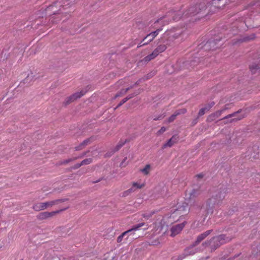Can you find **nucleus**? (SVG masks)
<instances>
[{"label":"nucleus","mask_w":260,"mask_h":260,"mask_svg":"<svg viewBox=\"0 0 260 260\" xmlns=\"http://www.w3.org/2000/svg\"><path fill=\"white\" fill-rule=\"evenodd\" d=\"M226 193V188L222 185L217 191L206 202L205 204L199 206L200 210L198 212L199 216L203 217L204 221L207 216L212 214L215 206L221 204Z\"/></svg>","instance_id":"1"},{"label":"nucleus","mask_w":260,"mask_h":260,"mask_svg":"<svg viewBox=\"0 0 260 260\" xmlns=\"http://www.w3.org/2000/svg\"><path fill=\"white\" fill-rule=\"evenodd\" d=\"M232 238L226 236L225 235L221 234L218 236L214 237L209 241L203 243L202 245L204 247L210 246L211 251H214L216 249L227 242H230Z\"/></svg>","instance_id":"2"},{"label":"nucleus","mask_w":260,"mask_h":260,"mask_svg":"<svg viewBox=\"0 0 260 260\" xmlns=\"http://www.w3.org/2000/svg\"><path fill=\"white\" fill-rule=\"evenodd\" d=\"M206 8L207 6L205 2H202L198 4L192 5L183 13V17H186L187 18L200 14H203L201 16L202 17L205 13Z\"/></svg>","instance_id":"3"},{"label":"nucleus","mask_w":260,"mask_h":260,"mask_svg":"<svg viewBox=\"0 0 260 260\" xmlns=\"http://www.w3.org/2000/svg\"><path fill=\"white\" fill-rule=\"evenodd\" d=\"M67 199H57L53 201L44 203H38L33 206V209L37 211L45 210L49 207H52L55 205H57L67 201Z\"/></svg>","instance_id":"4"},{"label":"nucleus","mask_w":260,"mask_h":260,"mask_svg":"<svg viewBox=\"0 0 260 260\" xmlns=\"http://www.w3.org/2000/svg\"><path fill=\"white\" fill-rule=\"evenodd\" d=\"M242 110H239L237 112L229 114L228 115L224 117L220 120H228L226 121H224V123H227L228 122L232 123L238 121L245 117V113H242Z\"/></svg>","instance_id":"5"},{"label":"nucleus","mask_w":260,"mask_h":260,"mask_svg":"<svg viewBox=\"0 0 260 260\" xmlns=\"http://www.w3.org/2000/svg\"><path fill=\"white\" fill-rule=\"evenodd\" d=\"M222 38L217 37L216 39L209 40L204 46V49L205 50H214L218 48L221 46V44H219Z\"/></svg>","instance_id":"6"},{"label":"nucleus","mask_w":260,"mask_h":260,"mask_svg":"<svg viewBox=\"0 0 260 260\" xmlns=\"http://www.w3.org/2000/svg\"><path fill=\"white\" fill-rule=\"evenodd\" d=\"M145 225H146V223L145 222H141L136 225H133L131 229H129L126 231L124 232L120 235H119L117 239V242L118 243L121 242L123 238L125 236H126V237L125 238V239L126 240L128 237L130 235H131L134 231H136L137 230H139L140 228Z\"/></svg>","instance_id":"7"},{"label":"nucleus","mask_w":260,"mask_h":260,"mask_svg":"<svg viewBox=\"0 0 260 260\" xmlns=\"http://www.w3.org/2000/svg\"><path fill=\"white\" fill-rule=\"evenodd\" d=\"M87 92V90H82L80 92H76L66 98L63 102V105L67 106L76 100L83 96Z\"/></svg>","instance_id":"8"},{"label":"nucleus","mask_w":260,"mask_h":260,"mask_svg":"<svg viewBox=\"0 0 260 260\" xmlns=\"http://www.w3.org/2000/svg\"><path fill=\"white\" fill-rule=\"evenodd\" d=\"M186 223L187 222L184 221L181 223L173 225L170 229V231L171 232L170 236L173 237L177 234H179L180 232L183 230Z\"/></svg>","instance_id":"9"},{"label":"nucleus","mask_w":260,"mask_h":260,"mask_svg":"<svg viewBox=\"0 0 260 260\" xmlns=\"http://www.w3.org/2000/svg\"><path fill=\"white\" fill-rule=\"evenodd\" d=\"M183 13L180 11H171L167 13L166 16L167 17H172V20L174 21H178L181 18L185 19L186 18V17H183Z\"/></svg>","instance_id":"10"},{"label":"nucleus","mask_w":260,"mask_h":260,"mask_svg":"<svg viewBox=\"0 0 260 260\" xmlns=\"http://www.w3.org/2000/svg\"><path fill=\"white\" fill-rule=\"evenodd\" d=\"M64 209H61L60 210H57L55 211H52V212H43L40 213L37 216V217L39 220H44L48 219L55 215H56L57 213H59L60 211H62L64 210Z\"/></svg>","instance_id":"11"},{"label":"nucleus","mask_w":260,"mask_h":260,"mask_svg":"<svg viewBox=\"0 0 260 260\" xmlns=\"http://www.w3.org/2000/svg\"><path fill=\"white\" fill-rule=\"evenodd\" d=\"M212 231V230H208L198 235L196 240L191 245V247H194L198 245L203 240L208 236Z\"/></svg>","instance_id":"12"},{"label":"nucleus","mask_w":260,"mask_h":260,"mask_svg":"<svg viewBox=\"0 0 260 260\" xmlns=\"http://www.w3.org/2000/svg\"><path fill=\"white\" fill-rule=\"evenodd\" d=\"M189 211L188 205V204L185 202L182 203L181 204H179L178 205L177 208L175 209H174L173 213H175L176 212H179V214H186Z\"/></svg>","instance_id":"13"},{"label":"nucleus","mask_w":260,"mask_h":260,"mask_svg":"<svg viewBox=\"0 0 260 260\" xmlns=\"http://www.w3.org/2000/svg\"><path fill=\"white\" fill-rule=\"evenodd\" d=\"M222 0H212V1L209 3V5L211 6L210 9L212 10V8L214 7L215 9H221L222 8L225 3H221Z\"/></svg>","instance_id":"14"},{"label":"nucleus","mask_w":260,"mask_h":260,"mask_svg":"<svg viewBox=\"0 0 260 260\" xmlns=\"http://www.w3.org/2000/svg\"><path fill=\"white\" fill-rule=\"evenodd\" d=\"M37 78H35V76L33 75V73H31L30 74H28L27 76L23 80V82L20 83L21 84H26L27 86L29 85L31 82L36 79Z\"/></svg>","instance_id":"15"},{"label":"nucleus","mask_w":260,"mask_h":260,"mask_svg":"<svg viewBox=\"0 0 260 260\" xmlns=\"http://www.w3.org/2000/svg\"><path fill=\"white\" fill-rule=\"evenodd\" d=\"M127 142V140L126 139L124 141H120L118 144L111 150V152H109V155H111L116 151H118Z\"/></svg>","instance_id":"16"},{"label":"nucleus","mask_w":260,"mask_h":260,"mask_svg":"<svg viewBox=\"0 0 260 260\" xmlns=\"http://www.w3.org/2000/svg\"><path fill=\"white\" fill-rule=\"evenodd\" d=\"M177 141V138L173 136L170 139L167 143L164 144L163 148L171 147Z\"/></svg>","instance_id":"17"},{"label":"nucleus","mask_w":260,"mask_h":260,"mask_svg":"<svg viewBox=\"0 0 260 260\" xmlns=\"http://www.w3.org/2000/svg\"><path fill=\"white\" fill-rule=\"evenodd\" d=\"M201 193V191L198 188H193L189 192V199H193Z\"/></svg>","instance_id":"18"},{"label":"nucleus","mask_w":260,"mask_h":260,"mask_svg":"<svg viewBox=\"0 0 260 260\" xmlns=\"http://www.w3.org/2000/svg\"><path fill=\"white\" fill-rule=\"evenodd\" d=\"M168 44V43L166 44H161L157 46L156 48L154 49V51L159 54L160 53H161L166 50L167 49L166 45Z\"/></svg>","instance_id":"19"},{"label":"nucleus","mask_w":260,"mask_h":260,"mask_svg":"<svg viewBox=\"0 0 260 260\" xmlns=\"http://www.w3.org/2000/svg\"><path fill=\"white\" fill-rule=\"evenodd\" d=\"M94 137L92 136L90 137L89 138H87L84 140L81 144V146H83L84 148L88 145V144H90L92 142H93L94 140Z\"/></svg>","instance_id":"20"},{"label":"nucleus","mask_w":260,"mask_h":260,"mask_svg":"<svg viewBox=\"0 0 260 260\" xmlns=\"http://www.w3.org/2000/svg\"><path fill=\"white\" fill-rule=\"evenodd\" d=\"M155 75V71H151V72L149 73L147 75H145L142 78H140V79L141 80L142 82H144V81H146V80L151 78Z\"/></svg>","instance_id":"21"},{"label":"nucleus","mask_w":260,"mask_h":260,"mask_svg":"<svg viewBox=\"0 0 260 260\" xmlns=\"http://www.w3.org/2000/svg\"><path fill=\"white\" fill-rule=\"evenodd\" d=\"M158 54L154 50L152 53L144 58L146 61H149L155 58Z\"/></svg>","instance_id":"22"},{"label":"nucleus","mask_w":260,"mask_h":260,"mask_svg":"<svg viewBox=\"0 0 260 260\" xmlns=\"http://www.w3.org/2000/svg\"><path fill=\"white\" fill-rule=\"evenodd\" d=\"M249 69L252 74H254L256 70H260V65L256 63H253L249 66Z\"/></svg>","instance_id":"23"},{"label":"nucleus","mask_w":260,"mask_h":260,"mask_svg":"<svg viewBox=\"0 0 260 260\" xmlns=\"http://www.w3.org/2000/svg\"><path fill=\"white\" fill-rule=\"evenodd\" d=\"M194 254V252H189V253H185V252H184L183 253H182L181 254L178 256V257L177 258V260H182L185 257H186V256H187V255H193Z\"/></svg>","instance_id":"24"},{"label":"nucleus","mask_w":260,"mask_h":260,"mask_svg":"<svg viewBox=\"0 0 260 260\" xmlns=\"http://www.w3.org/2000/svg\"><path fill=\"white\" fill-rule=\"evenodd\" d=\"M162 28L161 27H160L158 29H157L156 30L153 31L150 33L149 34V37H153V39H154L159 34V32L162 30Z\"/></svg>","instance_id":"25"},{"label":"nucleus","mask_w":260,"mask_h":260,"mask_svg":"<svg viewBox=\"0 0 260 260\" xmlns=\"http://www.w3.org/2000/svg\"><path fill=\"white\" fill-rule=\"evenodd\" d=\"M149 37V34H148L142 40V42H145L143 43V45H147L149 42H151L154 39L153 37Z\"/></svg>","instance_id":"26"},{"label":"nucleus","mask_w":260,"mask_h":260,"mask_svg":"<svg viewBox=\"0 0 260 260\" xmlns=\"http://www.w3.org/2000/svg\"><path fill=\"white\" fill-rule=\"evenodd\" d=\"M151 166L149 164L146 165L144 168L141 170V172L145 175H148L149 173Z\"/></svg>","instance_id":"27"},{"label":"nucleus","mask_w":260,"mask_h":260,"mask_svg":"<svg viewBox=\"0 0 260 260\" xmlns=\"http://www.w3.org/2000/svg\"><path fill=\"white\" fill-rule=\"evenodd\" d=\"M208 111H209V110H208V108H207L206 106H205L204 108H201L198 114V117L202 116Z\"/></svg>","instance_id":"28"},{"label":"nucleus","mask_w":260,"mask_h":260,"mask_svg":"<svg viewBox=\"0 0 260 260\" xmlns=\"http://www.w3.org/2000/svg\"><path fill=\"white\" fill-rule=\"evenodd\" d=\"M92 159L91 158H88L83 160L80 163L81 166L86 165L91 163Z\"/></svg>","instance_id":"29"},{"label":"nucleus","mask_w":260,"mask_h":260,"mask_svg":"<svg viewBox=\"0 0 260 260\" xmlns=\"http://www.w3.org/2000/svg\"><path fill=\"white\" fill-rule=\"evenodd\" d=\"M254 36H255V35L254 34H253L252 35L251 37L250 38V37H245L243 39H239L237 40V42H243L247 41L250 40H252L254 38Z\"/></svg>","instance_id":"30"},{"label":"nucleus","mask_w":260,"mask_h":260,"mask_svg":"<svg viewBox=\"0 0 260 260\" xmlns=\"http://www.w3.org/2000/svg\"><path fill=\"white\" fill-rule=\"evenodd\" d=\"M140 93V92L139 91H136V92H135L134 93H132V94H129L128 96H127L126 98H124V99L126 101V102L129 100V99L133 98V97H134L135 96L138 95V94Z\"/></svg>","instance_id":"31"},{"label":"nucleus","mask_w":260,"mask_h":260,"mask_svg":"<svg viewBox=\"0 0 260 260\" xmlns=\"http://www.w3.org/2000/svg\"><path fill=\"white\" fill-rule=\"evenodd\" d=\"M217 117H215V114L213 113L210 114L207 119V122H211L216 119Z\"/></svg>","instance_id":"32"},{"label":"nucleus","mask_w":260,"mask_h":260,"mask_svg":"<svg viewBox=\"0 0 260 260\" xmlns=\"http://www.w3.org/2000/svg\"><path fill=\"white\" fill-rule=\"evenodd\" d=\"M179 35L177 34H174L173 35H170L168 37L169 41H173L174 40L178 38Z\"/></svg>","instance_id":"33"},{"label":"nucleus","mask_w":260,"mask_h":260,"mask_svg":"<svg viewBox=\"0 0 260 260\" xmlns=\"http://www.w3.org/2000/svg\"><path fill=\"white\" fill-rule=\"evenodd\" d=\"M226 109V108H224V109H222L221 110L217 111L216 112L214 113V114H215V117H216L217 118L218 117H219L221 115V113L223 111H224Z\"/></svg>","instance_id":"34"},{"label":"nucleus","mask_w":260,"mask_h":260,"mask_svg":"<svg viewBox=\"0 0 260 260\" xmlns=\"http://www.w3.org/2000/svg\"><path fill=\"white\" fill-rule=\"evenodd\" d=\"M165 116H166V115L164 113H163V114H160L158 116L154 117L153 118V120L155 121L160 120V119H163Z\"/></svg>","instance_id":"35"},{"label":"nucleus","mask_w":260,"mask_h":260,"mask_svg":"<svg viewBox=\"0 0 260 260\" xmlns=\"http://www.w3.org/2000/svg\"><path fill=\"white\" fill-rule=\"evenodd\" d=\"M133 186L136 189H140L142 188L144 186V184H139L137 182H134L133 183Z\"/></svg>","instance_id":"36"},{"label":"nucleus","mask_w":260,"mask_h":260,"mask_svg":"<svg viewBox=\"0 0 260 260\" xmlns=\"http://www.w3.org/2000/svg\"><path fill=\"white\" fill-rule=\"evenodd\" d=\"M77 159V157H74L73 158H69L68 159L63 160L62 162V164H67L69 163L70 162L75 160Z\"/></svg>","instance_id":"37"},{"label":"nucleus","mask_w":260,"mask_h":260,"mask_svg":"<svg viewBox=\"0 0 260 260\" xmlns=\"http://www.w3.org/2000/svg\"><path fill=\"white\" fill-rule=\"evenodd\" d=\"M199 117H198V115L195 118H194L192 121H191V126H194L199 121Z\"/></svg>","instance_id":"38"},{"label":"nucleus","mask_w":260,"mask_h":260,"mask_svg":"<svg viewBox=\"0 0 260 260\" xmlns=\"http://www.w3.org/2000/svg\"><path fill=\"white\" fill-rule=\"evenodd\" d=\"M176 117L173 114L170 117H169L168 119V122L169 123H171L173 122L175 119Z\"/></svg>","instance_id":"39"},{"label":"nucleus","mask_w":260,"mask_h":260,"mask_svg":"<svg viewBox=\"0 0 260 260\" xmlns=\"http://www.w3.org/2000/svg\"><path fill=\"white\" fill-rule=\"evenodd\" d=\"M215 103L214 102H210V103L208 104L205 106L207 108H208V110L209 111L210 109L214 105Z\"/></svg>","instance_id":"40"},{"label":"nucleus","mask_w":260,"mask_h":260,"mask_svg":"<svg viewBox=\"0 0 260 260\" xmlns=\"http://www.w3.org/2000/svg\"><path fill=\"white\" fill-rule=\"evenodd\" d=\"M166 131V128L165 127L162 126L161 127V128L157 132L158 135H160L164 133Z\"/></svg>","instance_id":"41"},{"label":"nucleus","mask_w":260,"mask_h":260,"mask_svg":"<svg viewBox=\"0 0 260 260\" xmlns=\"http://www.w3.org/2000/svg\"><path fill=\"white\" fill-rule=\"evenodd\" d=\"M122 92H122V89L120 91H119L118 92H117V93L115 94V98H118V97H119V96H121V95H123V94H125V93H122Z\"/></svg>","instance_id":"42"},{"label":"nucleus","mask_w":260,"mask_h":260,"mask_svg":"<svg viewBox=\"0 0 260 260\" xmlns=\"http://www.w3.org/2000/svg\"><path fill=\"white\" fill-rule=\"evenodd\" d=\"M134 88V86H130L129 87L125 88L122 89V93H126L129 90Z\"/></svg>","instance_id":"43"},{"label":"nucleus","mask_w":260,"mask_h":260,"mask_svg":"<svg viewBox=\"0 0 260 260\" xmlns=\"http://www.w3.org/2000/svg\"><path fill=\"white\" fill-rule=\"evenodd\" d=\"M81 166V163H78L72 167L73 169L76 170L79 168Z\"/></svg>","instance_id":"44"},{"label":"nucleus","mask_w":260,"mask_h":260,"mask_svg":"<svg viewBox=\"0 0 260 260\" xmlns=\"http://www.w3.org/2000/svg\"><path fill=\"white\" fill-rule=\"evenodd\" d=\"M193 247H191V245L188 247L187 249H185V253H189V252H194V253H196V252L193 250H190L189 251V250L190 249H192Z\"/></svg>","instance_id":"45"},{"label":"nucleus","mask_w":260,"mask_h":260,"mask_svg":"<svg viewBox=\"0 0 260 260\" xmlns=\"http://www.w3.org/2000/svg\"><path fill=\"white\" fill-rule=\"evenodd\" d=\"M126 102V101L124 99V98L118 104V105L116 107V108L120 107L122 106L124 103H125Z\"/></svg>","instance_id":"46"},{"label":"nucleus","mask_w":260,"mask_h":260,"mask_svg":"<svg viewBox=\"0 0 260 260\" xmlns=\"http://www.w3.org/2000/svg\"><path fill=\"white\" fill-rule=\"evenodd\" d=\"M142 82L141 80L139 79L137 82H135V83L132 86H134V87H136V86H138L140 84V83Z\"/></svg>","instance_id":"47"},{"label":"nucleus","mask_w":260,"mask_h":260,"mask_svg":"<svg viewBox=\"0 0 260 260\" xmlns=\"http://www.w3.org/2000/svg\"><path fill=\"white\" fill-rule=\"evenodd\" d=\"M84 147L83 146H81V144H79L78 146H76L75 147V150L76 151H79L82 150Z\"/></svg>","instance_id":"48"},{"label":"nucleus","mask_w":260,"mask_h":260,"mask_svg":"<svg viewBox=\"0 0 260 260\" xmlns=\"http://www.w3.org/2000/svg\"><path fill=\"white\" fill-rule=\"evenodd\" d=\"M84 147L83 146H81V144H79L78 146H76L75 147V150L76 151H79L82 150Z\"/></svg>","instance_id":"49"},{"label":"nucleus","mask_w":260,"mask_h":260,"mask_svg":"<svg viewBox=\"0 0 260 260\" xmlns=\"http://www.w3.org/2000/svg\"><path fill=\"white\" fill-rule=\"evenodd\" d=\"M179 111L180 114H185L187 112V110L185 109H179Z\"/></svg>","instance_id":"50"},{"label":"nucleus","mask_w":260,"mask_h":260,"mask_svg":"<svg viewBox=\"0 0 260 260\" xmlns=\"http://www.w3.org/2000/svg\"><path fill=\"white\" fill-rule=\"evenodd\" d=\"M130 193H131L128 191V190L127 189V190H125L123 192L122 197H126Z\"/></svg>","instance_id":"51"},{"label":"nucleus","mask_w":260,"mask_h":260,"mask_svg":"<svg viewBox=\"0 0 260 260\" xmlns=\"http://www.w3.org/2000/svg\"><path fill=\"white\" fill-rule=\"evenodd\" d=\"M128 191L130 193H132L133 192H134L136 189V188L132 185V187H131L129 189H128Z\"/></svg>","instance_id":"52"},{"label":"nucleus","mask_w":260,"mask_h":260,"mask_svg":"<svg viewBox=\"0 0 260 260\" xmlns=\"http://www.w3.org/2000/svg\"><path fill=\"white\" fill-rule=\"evenodd\" d=\"M204 175L202 173H201V174H199L198 175H196V177L198 178H202L203 177H204Z\"/></svg>","instance_id":"53"},{"label":"nucleus","mask_w":260,"mask_h":260,"mask_svg":"<svg viewBox=\"0 0 260 260\" xmlns=\"http://www.w3.org/2000/svg\"><path fill=\"white\" fill-rule=\"evenodd\" d=\"M143 216L144 218H146L147 219H148V218H149L151 216V215L150 214H144L143 215Z\"/></svg>","instance_id":"54"},{"label":"nucleus","mask_w":260,"mask_h":260,"mask_svg":"<svg viewBox=\"0 0 260 260\" xmlns=\"http://www.w3.org/2000/svg\"><path fill=\"white\" fill-rule=\"evenodd\" d=\"M104 179V178L103 177H101L98 180H94V181H92V183H98L99 182H100L101 180Z\"/></svg>","instance_id":"55"},{"label":"nucleus","mask_w":260,"mask_h":260,"mask_svg":"<svg viewBox=\"0 0 260 260\" xmlns=\"http://www.w3.org/2000/svg\"><path fill=\"white\" fill-rule=\"evenodd\" d=\"M176 117H177L178 115H180L179 110H176L173 114Z\"/></svg>","instance_id":"56"},{"label":"nucleus","mask_w":260,"mask_h":260,"mask_svg":"<svg viewBox=\"0 0 260 260\" xmlns=\"http://www.w3.org/2000/svg\"><path fill=\"white\" fill-rule=\"evenodd\" d=\"M144 42H142V41L138 45L137 48H140L142 46H145V45H143V43Z\"/></svg>","instance_id":"57"},{"label":"nucleus","mask_w":260,"mask_h":260,"mask_svg":"<svg viewBox=\"0 0 260 260\" xmlns=\"http://www.w3.org/2000/svg\"><path fill=\"white\" fill-rule=\"evenodd\" d=\"M86 154V152H84L81 156L78 157L77 158H82L84 156H85Z\"/></svg>","instance_id":"58"},{"label":"nucleus","mask_w":260,"mask_h":260,"mask_svg":"<svg viewBox=\"0 0 260 260\" xmlns=\"http://www.w3.org/2000/svg\"><path fill=\"white\" fill-rule=\"evenodd\" d=\"M254 5H256V6H259V2H256V3L254 4Z\"/></svg>","instance_id":"59"},{"label":"nucleus","mask_w":260,"mask_h":260,"mask_svg":"<svg viewBox=\"0 0 260 260\" xmlns=\"http://www.w3.org/2000/svg\"><path fill=\"white\" fill-rule=\"evenodd\" d=\"M159 21H160V19H158V20H157L155 22V23H157V22H159Z\"/></svg>","instance_id":"60"},{"label":"nucleus","mask_w":260,"mask_h":260,"mask_svg":"<svg viewBox=\"0 0 260 260\" xmlns=\"http://www.w3.org/2000/svg\"><path fill=\"white\" fill-rule=\"evenodd\" d=\"M193 62H194V61H193V60H192V61H191V66H192V65H193Z\"/></svg>","instance_id":"61"},{"label":"nucleus","mask_w":260,"mask_h":260,"mask_svg":"<svg viewBox=\"0 0 260 260\" xmlns=\"http://www.w3.org/2000/svg\"><path fill=\"white\" fill-rule=\"evenodd\" d=\"M257 148V146H254L253 147V149H254V148H255V149H256V148Z\"/></svg>","instance_id":"62"},{"label":"nucleus","mask_w":260,"mask_h":260,"mask_svg":"<svg viewBox=\"0 0 260 260\" xmlns=\"http://www.w3.org/2000/svg\"><path fill=\"white\" fill-rule=\"evenodd\" d=\"M146 226H147V225H146ZM147 229V227H146L144 229V230H146Z\"/></svg>","instance_id":"63"},{"label":"nucleus","mask_w":260,"mask_h":260,"mask_svg":"<svg viewBox=\"0 0 260 260\" xmlns=\"http://www.w3.org/2000/svg\"><path fill=\"white\" fill-rule=\"evenodd\" d=\"M20 260H23V259H20Z\"/></svg>","instance_id":"64"}]
</instances>
